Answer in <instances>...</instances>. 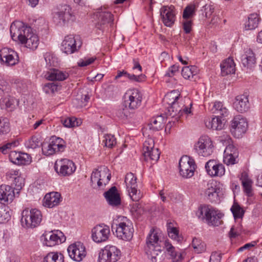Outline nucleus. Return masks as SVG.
I'll return each mask as SVG.
<instances>
[{
	"label": "nucleus",
	"mask_w": 262,
	"mask_h": 262,
	"mask_svg": "<svg viewBox=\"0 0 262 262\" xmlns=\"http://www.w3.org/2000/svg\"><path fill=\"white\" fill-rule=\"evenodd\" d=\"M10 33L13 40L16 39L22 44L32 49H35L38 45L37 36L32 33L31 27L26 26L21 21L13 22L10 26Z\"/></svg>",
	"instance_id": "f257e3e1"
},
{
	"label": "nucleus",
	"mask_w": 262,
	"mask_h": 262,
	"mask_svg": "<svg viewBox=\"0 0 262 262\" xmlns=\"http://www.w3.org/2000/svg\"><path fill=\"white\" fill-rule=\"evenodd\" d=\"M161 236V232L157 229L152 228L146 237L145 250L148 258L152 262H157V256L162 252Z\"/></svg>",
	"instance_id": "f03ea898"
},
{
	"label": "nucleus",
	"mask_w": 262,
	"mask_h": 262,
	"mask_svg": "<svg viewBox=\"0 0 262 262\" xmlns=\"http://www.w3.org/2000/svg\"><path fill=\"white\" fill-rule=\"evenodd\" d=\"M197 217L209 226H218L221 224L223 216L219 210L207 205H201L195 213Z\"/></svg>",
	"instance_id": "7ed1b4c3"
},
{
	"label": "nucleus",
	"mask_w": 262,
	"mask_h": 262,
	"mask_svg": "<svg viewBox=\"0 0 262 262\" xmlns=\"http://www.w3.org/2000/svg\"><path fill=\"white\" fill-rule=\"evenodd\" d=\"M183 101L182 97L180 92L176 90L167 93L163 99V102L167 104V111L166 113L167 116L174 117L181 113L182 109L180 103Z\"/></svg>",
	"instance_id": "20e7f679"
},
{
	"label": "nucleus",
	"mask_w": 262,
	"mask_h": 262,
	"mask_svg": "<svg viewBox=\"0 0 262 262\" xmlns=\"http://www.w3.org/2000/svg\"><path fill=\"white\" fill-rule=\"evenodd\" d=\"M116 221L117 237L124 241L130 240L133 235L134 229L127 218L124 216H118Z\"/></svg>",
	"instance_id": "39448f33"
},
{
	"label": "nucleus",
	"mask_w": 262,
	"mask_h": 262,
	"mask_svg": "<svg viewBox=\"0 0 262 262\" xmlns=\"http://www.w3.org/2000/svg\"><path fill=\"white\" fill-rule=\"evenodd\" d=\"M111 179V174L108 168L105 166H101L93 171L91 176V182L92 184L97 183L98 189L104 190Z\"/></svg>",
	"instance_id": "423d86ee"
},
{
	"label": "nucleus",
	"mask_w": 262,
	"mask_h": 262,
	"mask_svg": "<svg viewBox=\"0 0 262 262\" xmlns=\"http://www.w3.org/2000/svg\"><path fill=\"white\" fill-rule=\"evenodd\" d=\"M142 99L141 92L136 88L128 89L122 97L123 104L131 110L138 108L141 105Z\"/></svg>",
	"instance_id": "0eeeda50"
},
{
	"label": "nucleus",
	"mask_w": 262,
	"mask_h": 262,
	"mask_svg": "<svg viewBox=\"0 0 262 262\" xmlns=\"http://www.w3.org/2000/svg\"><path fill=\"white\" fill-rule=\"evenodd\" d=\"M21 215V224L23 226L25 224L27 228L37 227L42 220L41 212L37 209H26L23 211Z\"/></svg>",
	"instance_id": "6e6552de"
},
{
	"label": "nucleus",
	"mask_w": 262,
	"mask_h": 262,
	"mask_svg": "<svg viewBox=\"0 0 262 262\" xmlns=\"http://www.w3.org/2000/svg\"><path fill=\"white\" fill-rule=\"evenodd\" d=\"M179 172L184 178H191L196 168L194 160L188 156H183L179 160Z\"/></svg>",
	"instance_id": "1a4fd4ad"
},
{
	"label": "nucleus",
	"mask_w": 262,
	"mask_h": 262,
	"mask_svg": "<svg viewBox=\"0 0 262 262\" xmlns=\"http://www.w3.org/2000/svg\"><path fill=\"white\" fill-rule=\"evenodd\" d=\"M247 128V119L242 115L235 116L231 121L230 131L235 138H241L246 132Z\"/></svg>",
	"instance_id": "9d476101"
},
{
	"label": "nucleus",
	"mask_w": 262,
	"mask_h": 262,
	"mask_svg": "<svg viewBox=\"0 0 262 262\" xmlns=\"http://www.w3.org/2000/svg\"><path fill=\"white\" fill-rule=\"evenodd\" d=\"M213 144L210 138L207 136H202L195 143L194 150L200 156L207 157L212 152Z\"/></svg>",
	"instance_id": "9b49d317"
},
{
	"label": "nucleus",
	"mask_w": 262,
	"mask_h": 262,
	"mask_svg": "<svg viewBox=\"0 0 262 262\" xmlns=\"http://www.w3.org/2000/svg\"><path fill=\"white\" fill-rule=\"evenodd\" d=\"M128 194L133 201L137 202L142 198V195L139 190L137 189V178L135 175L129 172L126 174L124 181Z\"/></svg>",
	"instance_id": "f8f14e48"
},
{
	"label": "nucleus",
	"mask_w": 262,
	"mask_h": 262,
	"mask_svg": "<svg viewBox=\"0 0 262 262\" xmlns=\"http://www.w3.org/2000/svg\"><path fill=\"white\" fill-rule=\"evenodd\" d=\"M43 244L48 247L54 246L66 241V237L62 232L59 230L46 231L41 236Z\"/></svg>",
	"instance_id": "ddd939ff"
},
{
	"label": "nucleus",
	"mask_w": 262,
	"mask_h": 262,
	"mask_svg": "<svg viewBox=\"0 0 262 262\" xmlns=\"http://www.w3.org/2000/svg\"><path fill=\"white\" fill-rule=\"evenodd\" d=\"M74 16L72 15L71 7L64 5L61 6L58 11L55 12L53 16V20L57 25H63L66 22L70 20H73Z\"/></svg>",
	"instance_id": "4468645a"
},
{
	"label": "nucleus",
	"mask_w": 262,
	"mask_h": 262,
	"mask_svg": "<svg viewBox=\"0 0 262 262\" xmlns=\"http://www.w3.org/2000/svg\"><path fill=\"white\" fill-rule=\"evenodd\" d=\"M81 44V41L80 40H77V38L73 35H68L62 42L61 50L67 54H71L77 51Z\"/></svg>",
	"instance_id": "2eb2a0df"
},
{
	"label": "nucleus",
	"mask_w": 262,
	"mask_h": 262,
	"mask_svg": "<svg viewBox=\"0 0 262 262\" xmlns=\"http://www.w3.org/2000/svg\"><path fill=\"white\" fill-rule=\"evenodd\" d=\"M54 168L56 172L61 176H69L76 170V167L74 163L69 159L60 160L58 163H56Z\"/></svg>",
	"instance_id": "dca6fc26"
},
{
	"label": "nucleus",
	"mask_w": 262,
	"mask_h": 262,
	"mask_svg": "<svg viewBox=\"0 0 262 262\" xmlns=\"http://www.w3.org/2000/svg\"><path fill=\"white\" fill-rule=\"evenodd\" d=\"M110 230L109 227L104 225H98L92 230V238L97 243L106 241L109 237Z\"/></svg>",
	"instance_id": "f3484780"
},
{
	"label": "nucleus",
	"mask_w": 262,
	"mask_h": 262,
	"mask_svg": "<svg viewBox=\"0 0 262 262\" xmlns=\"http://www.w3.org/2000/svg\"><path fill=\"white\" fill-rule=\"evenodd\" d=\"M67 250L70 257L78 262L81 261L86 254L84 246L80 242L70 245Z\"/></svg>",
	"instance_id": "a211bd4d"
},
{
	"label": "nucleus",
	"mask_w": 262,
	"mask_h": 262,
	"mask_svg": "<svg viewBox=\"0 0 262 262\" xmlns=\"http://www.w3.org/2000/svg\"><path fill=\"white\" fill-rule=\"evenodd\" d=\"M0 59L7 66H14L18 62L17 53L7 48H4L0 50Z\"/></svg>",
	"instance_id": "6ab92c4d"
},
{
	"label": "nucleus",
	"mask_w": 262,
	"mask_h": 262,
	"mask_svg": "<svg viewBox=\"0 0 262 262\" xmlns=\"http://www.w3.org/2000/svg\"><path fill=\"white\" fill-rule=\"evenodd\" d=\"M205 168L211 177H222L225 172L224 166L214 160L208 161L205 164Z\"/></svg>",
	"instance_id": "aec40b11"
},
{
	"label": "nucleus",
	"mask_w": 262,
	"mask_h": 262,
	"mask_svg": "<svg viewBox=\"0 0 262 262\" xmlns=\"http://www.w3.org/2000/svg\"><path fill=\"white\" fill-rule=\"evenodd\" d=\"M250 106L249 95L247 93L239 95L235 97L233 106L237 112L245 113L249 110Z\"/></svg>",
	"instance_id": "412c9836"
},
{
	"label": "nucleus",
	"mask_w": 262,
	"mask_h": 262,
	"mask_svg": "<svg viewBox=\"0 0 262 262\" xmlns=\"http://www.w3.org/2000/svg\"><path fill=\"white\" fill-rule=\"evenodd\" d=\"M160 13L164 24L167 27H171L176 19L174 7L163 6L160 9Z\"/></svg>",
	"instance_id": "4be33fe9"
},
{
	"label": "nucleus",
	"mask_w": 262,
	"mask_h": 262,
	"mask_svg": "<svg viewBox=\"0 0 262 262\" xmlns=\"http://www.w3.org/2000/svg\"><path fill=\"white\" fill-rule=\"evenodd\" d=\"M43 200V205L51 208L58 206L62 201V198L59 192L52 191L46 194Z\"/></svg>",
	"instance_id": "5701e85b"
},
{
	"label": "nucleus",
	"mask_w": 262,
	"mask_h": 262,
	"mask_svg": "<svg viewBox=\"0 0 262 262\" xmlns=\"http://www.w3.org/2000/svg\"><path fill=\"white\" fill-rule=\"evenodd\" d=\"M15 196L13 188L6 185L0 186V202L1 203H11Z\"/></svg>",
	"instance_id": "b1692460"
},
{
	"label": "nucleus",
	"mask_w": 262,
	"mask_h": 262,
	"mask_svg": "<svg viewBox=\"0 0 262 262\" xmlns=\"http://www.w3.org/2000/svg\"><path fill=\"white\" fill-rule=\"evenodd\" d=\"M115 253V246L107 245L104 249H101L99 253L98 262H115L112 257L113 254Z\"/></svg>",
	"instance_id": "393cba45"
},
{
	"label": "nucleus",
	"mask_w": 262,
	"mask_h": 262,
	"mask_svg": "<svg viewBox=\"0 0 262 262\" xmlns=\"http://www.w3.org/2000/svg\"><path fill=\"white\" fill-rule=\"evenodd\" d=\"M241 60L245 67L251 68L254 66L256 63V58L253 51L250 48L244 50V53L241 57Z\"/></svg>",
	"instance_id": "a878e982"
},
{
	"label": "nucleus",
	"mask_w": 262,
	"mask_h": 262,
	"mask_svg": "<svg viewBox=\"0 0 262 262\" xmlns=\"http://www.w3.org/2000/svg\"><path fill=\"white\" fill-rule=\"evenodd\" d=\"M96 15L98 18V22L96 25L98 29H101V26L106 24L111 23L112 24L113 15L110 12L102 11L101 9L96 12Z\"/></svg>",
	"instance_id": "bb28decb"
},
{
	"label": "nucleus",
	"mask_w": 262,
	"mask_h": 262,
	"mask_svg": "<svg viewBox=\"0 0 262 262\" xmlns=\"http://www.w3.org/2000/svg\"><path fill=\"white\" fill-rule=\"evenodd\" d=\"M69 76L68 73L64 72L56 69H51L45 75V78L51 81H62Z\"/></svg>",
	"instance_id": "cd10ccee"
},
{
	"label": "nucleus",
	"mask_w": 262,
	"mask_h": 262,
	"mask_svg": "<svg viewBox=\"0 0 262 262\" xmlns=\"http://www.w3.org/2000/svg\"><path fill=\"white\" fill-rule=\"evenodd\" d=\"M222 117L215 116L211 118H208L205 121L206 126L213 130H221L223 128L225 122L224 120L222 119Z\"/></svg>",
	"instance_id": "c85d7f7f"
},
{
	"label": "nucleus",
	"mask_w": 262,
	"mask_h": 262,
	"mask_svg": "<svg viewBox=\"0 0 262 262\" xmlns=\"http://www.w3.org/2000/svg\"><path fill=\"white\" fill-rule=\"evenodd\" d=\"M164 248L169 258L173 261L179 262L183 259L182 254L176 251L174 247L168 241H165L164 242Z\"/></svg>",
	"instance_id": "c756f323"
},
{
	"label": "nucleus",
	"mask_w": 262,
	"mask_h": 262,
	"mask_svg": "<svg viewBox=\"0 0 262 262\" xmlns=\"http://www.w3.org/2000/svg\"><path fill=\"white\" fill-rule=\"evenodd\" d=\"M221 73L224 76L233 74L235 71V64L232 58L229 57L221 64Z\"/></svg>",
	"instance_id": "7c9ffc66"
},
{
	"label": "nucleus",
	"mask_w": 262,
	"mask_h": 262,
	"mask_svg": "<svg viewBox=\"0 0 262 262\" xmlns=\"http://www.w3.org/2000/svg\"><path fill=\"white\" fill-rule=\"evenodd\" d=\"M165 121V119L163 115H161L152 117L148 125L149 129L154 131L161 130L164 126Z\"/></svg>",
	"instance_id": "2f4dec72"
},
{
	"label": "nucleus",
	"mask_w": 262,
	"mask_h": 262,
	"mask_svg": "<svg viewBox=\"0 0 262 262\" xmlns=\"http://www.w3.org/2000/svg\"><path fill=\"white\" fill-rule=\"evenodd\" d=\"M51 146L54 148L55 154L63 152L66 147V144L65 141L59 137L53 136L50 138Z\"/></svg>",
	"instance_id": "473e14b6"
},
{
	"label": "nucleus",
	"mask_w": 262,
	"mask_h": 262,
	"mask_svg": "<svg viewBox=\"0 0 262 262\" xmlns=\"http://www.w3.org/2000/svg\"><path fill=\"white\" fill-rule=\"evenodd\" d=\"M212 113L217 115L219 117H226L228 115V109L224 104L219 101L215 102L211 109Z\"/></svg>",
	"instance_id": "72a5a7b5"
},
{
	"label": "nucleus",
	"mask_w": 262,
	"mask_h": 262,
	"mask_svg": "<svg viewBox=\"0 0 262 262\" xmlns=\"http://www.w3.org/2000/svg\"><path fill=\"white\" fill-rule=\"evenodd\" d=\"M259 19V18L256 13L251 14L248 17V20L245 23V29L246 30H252L258 27Z\"/></svg>",
	"instance_id": "f704fd0d"
},
{
	"label": "nucleus",
	"mask_w": 262,
	"mask_h": 262,
	"mask_svg": "<svg viewBox=\"0 0 262 262\" xmlns=\"http://www.w3.org/2000/svg\"><path fill=\"white\" fill-rule=\"evenodd\" d=\"M198 68L194 66L185 67L183 68L181 72L182 76L186 79L190 80L198 73Z\"/></svg>",
	"instance_id": "c9c22d12"
},
{
	"label": "nucleus",
	"mask_w": 262,
	"mask_h": 262,
	"mask_svg": "<svg viewBox=\"0 0 262 262\" xmlns=\"http://www.w3.org/2000/svg\"><path fill=\"white\" fill-rule=\"evenodd\" d=\"M43 262H64V256L58 252H49L43 258Z\"/></svg>",
	"instance_id": "e433bc0d"
},
{
	"label": "nucleus",
	"mask_w": 262,
	"mask_h": 262,
	"mask_svg": "<svg viewBox=\"0 0 262 262\" xmlns=\"http://www.w3.org/2000/svg\"><path fill=\"white\" fill-rule=\"evenodd\" d=\"M219 190V189L215 185L211 184L210 186L208 185L207 189L205 192V194L208 199L211 202H214L217 199Z\"/></svg>",
	"instance_id": "4c0bfd02"
},
{
	"label": "nucleus",
	"mask_w": 262,
	"mask_h": 262,
	"mask_svg": "<svg viewBox=\"0 0 262 262\" xmlns=\"http://www.w3.org/2000/svg\"><path fill=\"white\" fill-rule=\"evenodd\" d=\"M42 143L41 142V137L39 135L33 136L30 139L27 141L25 145L27 148L35 149Z\"/></svg>",
	"instance_id": "58836bf2"
},
{
	"label": "nucleus",
	"mask_w": 262,
	"mask_h": 262,
	"mask_svg": "<svg viewBox=\"0 0 262 262\" xmlns=\"http://www.w3.org/2000/svg\"><path fill=\"white\" fill-rule=\"evenodd\" d=\"M126 205L123 193L116 188V210H120V212L123 211Z\"/></svg>",
	"instance_id": "ea45409f"
},
{
	"label": "nucleus",
	"mask_w": 262,
	"mask_h": 262,
	"mask_svg": "<svg viewBox=\"0 0 262 262\" xmlns=\"http://www.w3.org/2000/svg\"><path fill=\"white\" fill-rule=\"evenodd\" d=\"M103 196L109 205L115 207V186H112L107 191L104 192Z\"/></svg>",
	"instance_id": "a19ab883"
},
{
	"label": "nucleus",
	"mask_w": 262,
	"mask_h": 262,
	"mask_svg": "<svg viewBox=\"0 0 262 262\" xmlns=\"http://www.w3.org/2000/svg\"><path fill=\"white\" fill-rule=\"evenodd\" d=\"M191 245L195 252L197 253H201L205 251V244L200 238H193Z\"/></svg>",
	"instance_id": "79ce46f5"
},
{
	"label": "nucleus",
	"mask_w": 262,
	"mask_h": 262,
	"mask_svg": "<svg viewBox=\"0 0 262 262\" xmlns=\"http://www.w3.org/2000/svg\"><path fill=\"white\" fill-rule=\"evenodd\" d=\"M235 219H241L244 214V210L236 202H234L230 209Z\"/></svg>",
	"instance_id": "37998d69"
},
{
	"label": "nucleus",
	"mask_w": 262,
	"mask_h": 262,
	"mask_svg": "<svg viewBox=\"0 0 262 262\" xmlns=\"http://www.w3.org/2000/svg\"><path fill=\"white\" fill-rule=\"evenodd\" d=\"M238 151H235L234 155H224V162L227 165H232L238 162Z\"/></svg>",
	"instance_id": "c03bdc74"
},
{
	"label": "nucleus",
	"mask_w": 262,
	"mask_h": 262,
	"mask_svg": "<svg viewBox=\"0 0 262 262\" xmlns=\"http://www.w3.org/2000/svg\"><path fill=\"white\" fill-rule=\"evenodd\" d=\"M143 154L146 160H150L155 162L159 160L160 155L158 148L149 150Z\"/></svg>",
	"instance_id": "a18cd8bd"
},
{
	"label": "nucleus",
	"mask_w": 262,
	"mask_h": 262,
	"mask_svg": "<svg viewBox=\"0 0 262 262\" xmlns=\"http://www.w3.org/2000/svg\"><path fill=\"white\" fill-rule=\"evenodd\" d=\"M130 211L135 217H139L144 212V209L139 203H133L130 205Z\"/></svg>",
	"instance_id": "49530a36"
},
{
	"label": "nucleus",
	"mask_w": 262,
	"mask_h": 262,
	"mask_svg": "<svg viewBox=\"0 0 262 262\" xmlns=\"http://www.w3.org/2000/svg\"><path fill=\"white\" fill-rule=\"evenodd\" d=\"M10 131V123L6 118H0V136L5 135Z\"/></svg>",
	"instance_id": "de8ad7c7"
},
{
	"label": "nucleus",
	"mask_w": 262,
	"mask_h": 262,
	"mask_svg": "<svg viewBox=\"0 0 262 262\" xmlns=\"http://www.w3.org/2000/svg\"><path fill=\"white\" fill-rule=\"evenodd\" d=\"M15 100L10 97H5L0 99V105L2 108H13L14 107Z\"/></svg>",
	"instance_id": "09e8293b"
},
{
	"label": "nucleus",
	"mask_w": 262,
	"mask_h": 262,
	"mask_svg": "<svg viewBox=\"0 0 262 262\" xmlns=\"http://www.w3.org/2000/svg\"><path fill=\"white\" fill-rule=\"evenodd\" d=\"M129 110L130 109L128 106L123 104L122 107L117 110L116 115L121 119H126L130 114Z\"/></svg>",
	"instance_id": "8fccbe9b"
},
{
	"label": "nucleus",
	"mask_w": 262,
	"mask_h": 262,
	"mask_svg": "<svg viewBox=\"0 0 262 262\" xmlns=\"http://www.w3.org/2000/svg\"><path fill=\"white\" fill-rule=\"evenodd\" d=\"M63 125L66 127H73L79 125L76 118L74 117L67 118L61 120Z\"/></svg>",
	"instance_id": "3c124183"
},
{
	"label": "nucleus",
	"mask_w": 262,
	"mask_h": 262,
	"mask_svg": "<svg viewBox=\"0 0 262 262\" xmlns=\"http://www.w3.org/2000/svg\"><path fill=\"white\" fill-rule=\"evenodd\" d=\"M19 157L17 162H16L18 165L29 164L31 161V158L28 154L19 152Z\"/></svg>",
	"instance_id": "603ef678"
},
{
	"label": "nucleus",
	"mask_w": 262,
	"mask_h": 262,
	"mask_svg": "<svg viewBox=\"0 0 262 262\" xmlns=\"http://www.w3.org/2000/svg\"><path fill=\"white\" fill-rule=\"evenodd\" d=\"M42 154L46 156H49L55 154L54 148L51 146V143H43L41 144Z\"/></svg>",
	"instance_id": "864d4df0"
},
{
	"label": "nucleus",
	"mask_w": 262,
	"mask_h": 262,
	"mask_svg": "<svg viewBox=\"0 0 262 262\" xmlns=\"http://www.w3.org/2000/svg\"><path fill=\"white\" fill-rule=\"evenodd\" d=\"M12 182L15 186V189L17 191L16 194H18L19 190H21L22 187L24 186L25 180L23 177H20V175H18L14 178Z\"/></svg>",
	"instance_id": "5fc2aeb1"
},
{
	"label": "nucleus",
	"mask_w": 262,
	"mask_h": 262,
	"mask_svg": "<svg viewBox=\"0 0 262 262\" xmlns=\"http://www.w3.org/2000/svg\"><path fill=\"white\" fill-rule=\"evenodd\" d=\"M167 231L169 237L171 239L180 242L182 240V237L179 234V231L175 227L168 228Z\"/></svg>",
	"instance_id": "6e6d98bb"
},
{
	"label": "nucleus",
	"mask_w": 262,
	"mask_h": 262,
	"mask_svg": "<svg viewBox=\"0 0 262 262\" xmlns=\"http://www.w3.org/2000/svg\"><path fill=\"white\" fill-rule=\"evenodd\" d=\"M195 13V7L193 5L187 6L183 11V17L185 19H188Z\"/></svg>",
	"instance_id": "4d7b16f0"
},
{
	"label": "nucleus",
	"mask_w": 262,
	"mask_h": 262,
	"mask_svg": "<svg viewBox=\"0 0 262 262\" xmlns=\"http://www.w3.org/2000/svg\"><path fill=\"white\" fill-rule=\"evenodd\" d=\"M180 105H181V108L182 109V111H181V113L178 114L176 116L173 117L176 120L178 121V119L180 118L181 116L183 115L184 113L188 115L189 114L191 113V107L192 106V103H191L189 104V106H186L184 105H183L182 101L180 103Z\"/></svg>",
	"instance_id": "13d9d810"
},
{
	"label": "nucleus",
	"mask_w": 262,
	"mask_h": 262,
	"mask_svg": "<svg viewBox=\"0 0 262 262\" xmlns=\"http://www.w3.org/2000/svg\"><path fill=\"white\" fill-rule=\"evenodd\" d=\"M155 142L151 138L147 139L143 143V151L145 152L149 150L155 149L154 148Z\"/></svg>",
	"instance_id": "bf43d9fd"
},
{
	"label": "nucleus",
	"mask_w": 262,
	"mask_h": 262,
	"mask_svg": "<svg viewBox=\"0 0 262 262\" xmlns=\"http://www.w3.org/2000/svg\"><path fill=\"white\" fill-rule=\"evenodd\" d=\"M58 90V85L55 82L46 83L43 87V91L46 93H53Z\"/></svg>",
	"instance_id": "052dcab7"
},
{
	"label": "nucleus",
	"mask_w": 262,
	"mask_h": 262,
	"mask_svg": "<svg viewBox=\"0 0 262 262\" xmlns=\"http://www.w3.org/2000/svg\"><path fill=\"white\" fill-rule=\"evenodd\" d=\"M252 181L242 183L244 192L249 197L253 196V194L252 189Z\"/></svg>",
	"instance_id": "680f3d73"
},
{
	"label": "nucleus",
	"mask_w": 262,
	"mask_h": 262,
	"mask_svg": "<svg viewBox=\"0 0 262 262\" xmlns=\"http://www.w3.org/2000/svg\"><path fill=\"white\" fill-rule=\"evenodd\" d=\"M10 218L9 213L6 210L5 207L1 206L0 207V224L8 221Z\"/></svg>",
	"instance_id": "e2e57ef3"
},
{
	"label": "nucleus",
	"mask_w": 262,
	"mask_h": 262,
	"mask_svg": "<svg viewBox=\"0 0 262 262\" xmlns=\"http://www.w3.org/2000/svg\"><path fill=\"white\" fill-rule=\"evenodd\" d=\"M126 78H128L131 81L141 82L145 80V76L144 74L135 75L127 73Z\"/></svg>",
	"instance_id": "0e129e2a"
},
{
	"label": "nucleus",
	"mask_w": 262,
	"mask_h": 262,
	"mask_svg": "<svg viewBox=\"0 0 262 262\" xmlns=\"http://www.w3.org/2000/svg\"><path fill=\"white\" fill-rule=\"evenodd\" d=\"M44 58L47 65L50 67L55 66L56 62V58L50 53H46L44 54Z\"/></svg>",
	"instance_id": "69168bd1"
},
{
	"label": "nucleus",
	"mask_w": 262,
	"mask_h": 262,
	"mask_svg": "<svg viewBox=\"0 0 262 262\" xmlns=\"http://www.w3.org/2000/svg\"><path fill=\"white\" fill-rule=\"evenodd\" d=\"M17 143V141H14L13 142L6 143L0 147L1 152L4 154H6L8 152V150L11 149L12 147L16 146Z\"/></svg>",
	"instance_id": "338daca9"
},
{
	"label": "nucleus",
	"mask_w": 262,
	"mask_h": 262,
	"mask_svg": "<svg viewBox=\"0 0 262 262\" xmlns=\"http://www.w3.org/2000/svg\"><path fill=\"white\" fill-rule=\"evenodd\" d=\"M179 67L177 64H174L169 68L167 71L165 76L171 77L175 75L179 71Z\"/></svg>",
	"instance_id": "774afa93"
}]
</instances>
